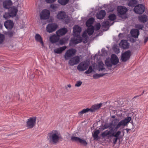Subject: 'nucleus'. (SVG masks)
Listing matches in <instances>:
<instances>
[{
	"mask_svg": "<svg viewBox=\"0 0 148 148\" xmlns=\"http://www.w3.org/2000/svg\"><path fill=\"white\" fill-rule=\"evenodd\" d=\"M111 124L110 123H106L103 126L102 129L103 130H104L105 129H107L108 128H109V129L111 128Z\"/></svg>",
	"mask_w": 148,
	"mask_h": 148,
	"instance_id": "4c0bfd02",
	"label": "nucleus"
},
{
	"mask_svg": "<svg viewBox=\"0 0 148 148\" xmlns=\"http://www.w3.org/2000/svg\"><path fill=\"white\" fill-rule=\"evenodd\" d=\"M50 15L49 11L46 9L43 10L40 14L41 19H47L49 18Z\"/></svg>",
	"mask_w": 148,
	"mask_h": 148,
	"instance_id": "6e6552de",
	"label": "nucleus"
},
{
	"mask_svg": "<svg viewBox=\"0 0 148 148\" xmlns=\"http://www.w3.org/2000/svg\"><path fill=\"white\" fill-rule=\"evenodd\" d=\"M105 64L108 67H111L113 65L112 62H111V60H110L109 59H106V60Z\"/></svg>",
	"mask_w": 148,
	"mask_h": 148,
	"instance_id": "c9c22d12",
	"label": "nucleus"
},
{
	"mask_svg": "<svg viewBox=\"0 0 148 148\" xmlns=\"http://www.w3.org/2000/svg\"><path fill=\"white\" fill-rule=\"evenodd\" d=\"M109 22L108 21H106L103 22L102 23V25L104 27H106L109 25Z\"/></svg>",
	"mask_w": 148,
	"mask_h": 148,
	"instance_id": "c03bdc74",
	"label": "nucleus"
},
{
	"mask_svg": "<svg viewBox=\"0 0 148 148\" xmlns=\"http://www.w3.org/2000/svg\"><path fill=\"white\" fill-rule=\"evenodd\" d=\"M59 37L56 35L52 36L50 37V41L51 42L53 43L56 42L59 40Z\"/></svg>",
	"mask_w": 148,
	"mask_h": 148,
	"instance_id": "bb28decb",
	"label": "nucleus"
},
{
	"mask_svg": "<svg viewBox=\"0 0 148 148\" xmlns=\"http://www.w3.org/2000/svg\"><path fill=\"white\" fill-rule=\"evenodd\" d=\"M12 4V2L11 0H5L3 3V6L6 9L8 8Z\"/></svg>",
	"mask_w": 148,
	"mask_h": 148,
	"instance_id": "a878e982",
	"label": "nucleus"
},
{
	"mask_svg": "<svg viewBox=\"0 0 148 148\" xmlns=\"http://www.w3.org/2000/svg\"><path fill=\"white\" fill-rule=\"evenodd\" d=\"M118 138H115L114 139V141H113V143H114V144H115L116 143Z\"/></svg>",
	"mask_w": 148,
	"mask_h": 148,
	"instance_id": "052dcab7",
	"label": "nucleus"
},
{
	"mask_svg": "<svg viewBox=\"0 0 148 148\" xmlns=\"http://www.w3.org/2000/svg\"><path fill=\"white\" fill-rule=\"evenodd\" d=\"M67 17L65 13L62 11H60L57 16V18L60 20H65V18Z\"/></svg>",
	"mask_w": 148,
	"mask_h": 148,
	"instance_id": "412c9836",
	"label": "nucleus"
},
{
	"mask_svg": "<svg viewBox=\"0 0 148 148\" xmlns=\"http://www.w3.org/2000/svg\"><path fill=\"white\" fill-rule=\"evenodd\" d=\"M108 135H109L110 136V134L109 132V131L108 130H106L103 132L101 134V136L103 137H105Z\"/></svg>",
	"mask_w": 148,
	"mask_h": 148,
	"instance_id": "a19ab883",
	"label": "nucleus"
},
{
	"mask_svg": "<svg viewBox=\"0 0 148 148\" xmlns=\"http://www.w3.org/2000/svg\"><path fill=\"white\" fill-rule=\"evenodd\" d=\"M82 84V82L80 81H78L75 84V86H76L79 87Z\"/></svg>",
	"mask_w": 148,
	"mask_h": 148,
	"instance_id": "603ef678",
	"label": "nucleus"
},
{
	"mask_svg": "<svg viewBox=\"0 0 148 148\" xmlns=\"http://www.w3.org/2000/svg\"><path fill=\"white\" fill-rule=\"evenodd\" d=\"M96 28L97 30H99L100 28L101 25L99 23H98L96 24L95 25Z\"/></svg>",
	"mask_w": 148,
	"mask_h": 148,
	"instance_id": "5fc2aeb1",
	"label": "nucleus"
},
{
	"mask_svg": "<svg viewBox=\"0 0 148 148\" xmlns=\"http://www.w3.org/2000/svg\"><path fill=\"white\" fill-rule=\"evenodd\" d=\"M117 50H118V52H119V49H118Z\"/></svg>",
	"mask_w": 148,
	"mask_h": 148,
	"instance_id": "774afa93",
	"label": "nucleus"
},
{
	"mask_svg": "<svg viewBox=\"0 0 148 148\" xmlns=\"http://www.w3.org/2000/svg\"><path fill=\"white\" fill-rule=\"evenodd\" d=\"M106 14L105 10H101L97 14L96 17L98 19H102L105 16Z\"/></svg>",
	"mask_w": 148,
	"mask_h": 148,
	"instance_id": "4be33fe9",
	"label": "nucleus"
},
{
	"mask_svg": "<svg viewBox=\"0 0 148 148\" xmlns=\"http://www.w3.org/2000/svg\"><path fill=\"white\" fill-rule=\"evenodd\" d=\"M73 35L75 37L71 39V41L73 44H77L81 42L82 40V38L79 35L82 29L79 26L75 25L73 27Z\"/></svg>",
	"mask_w": 148,
	"mask_h": 148,
	"instance_id": "f257e3e1",
	"label": "nucleus"
},
{
	"mask_svg": "<svg viewBox=\"0 0 148 148\" xmlns=\"http://www.w3.org/2000/svg\"><path fill=\"white\" fill-rule=\"evenodd\" d=\"M4 38V36L3 35L0 34V44L3 42Z\"/></svg>",
	"mask_w": 148,
	"mask_h": 148,
	"instance_id": "de8ad7c7",
	"label": "nucleus"
},
{
	"mask_svg": "<svg viewBox=\"0 0 148 148\" xmlns=\"http://www.w3.org/2000/svg\"><path fill=\"white\" fill-rule=\"evenodd\" d=\"M130 57V51L128 50L123 53L121 56V59L122 61H126Z\"/></svg>",
	"mask_w": 148,
	"mask_h": 148,
	"instance_id": "f3484780",
	"label": "nucleus"
},
{
	"mask_svg": "<svg viewBox=\"0 0 148 148\" xmlns=\"http://www.w3.org/2000/svg\"><path fill=\"white\" fill-rule=\"evenodd\" d=\"M36 118L32 117L28 119L27 122V126L29 128H32L34 127L36 124Z\"/></svg>",
	"mask_w": 148,
	"mask_h": 148,
	"instance_id": "1a4fd4ad",
	"label": "nucleus"
},
{
	"mask_svg": "<svg viewBox=\"0 0 148 148\" xmlns=\"http://www.w3.org/2000/svg\"><path fill=\"white\" fill-rule=\"evenodd\" d=\"M3 17L5 19H8L10 17L9 15V13H5L3 16Z\"/></svg>",
	"mask_w": 148,
	"mask_h": 148,
	"instance_id": "864d4df0",
	"label": "nucleus"
},
{
	"mask_svg": "<svg viewBox=\"0 0 148 148\" xmlns=\"http://www.w3.org/2000/svg\"><path fill=\"white\" fill-rule=\"evenodd\" d=\"M5 28L8 29H12L14 26L13 22L10 20H8L4 23Z\"/></svg>",
	"mask_w": 148,
	"mask_h": 148,
	"instance_id": "dca6fc26",
	"label": "nucleus"
},
{
	"mask_svg": "<svg viewBox=\"0 0 148 148\" xmlns=\"http://www.w3.org/2000/svg\"><path fill=\"white\" fill-rule=\"evenodd\" d=\"M48 3H51L55 2L56 0H45Z\"/></svg>",
	"mask_w": 148,
	"mask_h": 148,
	"instance_id": "6e6d98bb",
	"label": "nucleus"
},
{
	"mask_svg": "<svg viewBox=\"0 0 148 148\" xmlns=\"http://www.w3.org/2000/svg\"><path fill=\"white\" fill-rule=\"evenodd\" d=\"M66 48V46H63L56 48L54 50V52L55 53L60 54Z\"/></svg>",
	"mask_w": 148,
	"mask_h": 148,
	"instance_id": "cd10ccee",
	"label": "nucleus"
},
{
	"mask_svg": "<svg viewBox=\"0 0 148 148\" xmlns=\"http://www.w3.org/2000/svg\"><path fill=\"white\" fill-rule=\"evenodd\" d=\"M94 112L92 107L90 108H87L86 109H83L80 112H78V114L79 116H81L82 114L84 113L88 112Z\"/></svg>",
	"mask_w": 148,
	"mask_h": 148,
	"instance_id": "393cba45",
	"label": "nucleus"
},
{
	"mask_svg": "<svg viewBox=\"0 0 148 148\" xmlns=\"http://www.w3.org/2000/svg\"><path fill=\"white\" fill-rule=\"evenodd\" d=\"M119 45L121 48L123 49H126L128 48L129 44L127 42V41L126 40H122L119 44Z\"/></svg>",
	"mask_w": 148,
	"mask_h": 148,
	"instance_id": "5701e85b",
	"label": "nucleus"
},
{
	"mask_svg": "<svg viewBox=\"0 0 148 148\" xmlns=\"http://www.w3.org/2000/svg\"><path fill=\"white\" fill-rule=\"evenodd\" d=\"M117 11L119 16L121 17L122 15L125 14L127 11V9L126 7L122 6H118L117 8Z\"/></svg>",
	"mask_w": 148,
	"mask_h": 148,
	"instance_id": "f8f14e48",
	"label": "nucleus"
},
{
	"mask_svg": "<svg viewBox=\"0 0 148 148\" xmlns=\"http://www.w3.org/2000/svg\"><path fill=\"white\" fill-rule=\"evenodd\" d=\"M118 120L117 119H115L113 120L112 122L110 123L111 126L112 125L114 126L116 125L118 123Z\"/></svg>",
	"mask_w": 148,
	"mask_h": 148,
	"instance_id": "37998d69",
	"label": "nucleus"
},
{
	"mask_svg": "<svg viewBox=\"0 0 148 148\" xmlns=\"http://www.w3.org/2000/svg\"><path fill=\"white\" fill-rule=\"evenodd\" d=\"M118 128H116V127L115 128L112 127L110 128V130H109L110 134V136H113L114 134L116 132Z\"/></svg>",
	"mask_w": 148,
	"mask_h": 148,
	"instance_id": "473e14b6",
	"label": "nucleus"
},
{
	"mask_svg": "<svg viewBox=\"0 0 148 148\" xmlns=\"http://www.w3.org/2000/svg\"><path fill=\"white\" fill-rule=\"evenodd\" d=\"M87 33L86 31H85L82 34L83 37L85 38L86 40L88 38Z\"/></svg>",
	"mask_w": 148,
	"mask_h": 148,
	"instance_id": "8fccbe9b",
	"label": "nucleus"
},
{
	"mask_svg": "<svg viewBox=\"0 0 148 148\" xmlns=\"http://www.w3.org/2000/svg\"><path fill=\"white\" fill-rule=\"evenodd\" d=\"M99 133V131L98 130H97L94 132L93 134H92V136L94 138V139H98V135Z\"/></svg>",
	"mask_w": 148,
	"mask_h": 148,
	"instance_id": "f704fd0d",
	"label": "nucleus"
},
{
	"mask_svg": "<svg viewBox=\"0 0 148 148\" xmlns=\"http://www.w3.org/2000/svg\"><path fill=\"white\" fill-rule=\"evenodd\" d=\"M121 132L120 131H118L116 133L114 134L113 136H114L116 138H118L119 136L121 134Z\"/></svg>",
	"mask_w": 148,
	"mask_h": 148,
	"instance_id": "3c124183",
	"label": "nucleus"
},
{
	"mask_svg": "<svg viewBox=\"0 0 148 148\" xmlns=\"http://www.w3.org/2000/svg\"><path fill=\"white\" fill-rule=\"evenodd\" d=\"M94 19L93 18H91L88 19L86 22V25L87 27L92 26V25L94 21Z\"/></svg>",
	"mask_w": 148,
	"mask_h": 148,
	"instance_id": "7c9ffc66",
	"label": "nucleus"
},
{
	"mask_svg": "<svg viewBox=\"0 0 148 148\" xmlns=\"http://www.w3.org/2000/svg\"><path fill=\"white\" fill-rule=\"evenodd\" d=\"M80 61V58L78 56H75L71 58L69 61V64L71 66H73L78 64Z\"/></svg>",
	"mask_w": 148,
	"mask_h": 148,
	"instance_id": "9d476101",
	"label": "nucleus"
},
{
	"mask_svg": "<svg viewBox=\"0 0 148 148\" xmlns=\"http://www.w3.org/2000/svg\"><path fill=\"white\" fill-rule=\"evenodd\" d=\"M130 34L132 36L135 38H138L139 34V30L137 29H133L131 30L130 31Z\"/></svg>",
	"mask_w": 148,
	"mask_h": 148,
	"instance_id": "6ab92c4d",
	"label": "nucleus"
},
{
	"mask_svg": "<svg viewBox=\"0 0 148 148\" xmlns=\"http://www.w3.org/2000/svg\"><path fill=\"white\" fill-rule=\"evenodd\" d=\"M102 103L97 104L93 105L92 107L93 108L94 111L97 110L101 107Z\"/></svg>",
	"mask_w": 148,
	"mask_h": 148,
	"instance_id": "72a5a7b5",
	"label": "nucleus"
},
{
	"mask_svg": "<svg viewBox=\"0 0 148 148\" xmlns=\"http://www.w3.org/2000/svg\"><path fill=\"white\" fill-rule=\"evenodd\" d=\"M128 6H130V2L128 3Z\"/></svg>",
	"mask_w": 148,
	"mask_h": 148,
	"instance_id": "338daca9",
	"label": "nucleus"
},
{
	"mask_svg": "<svg viewBox=\"0 0 148 148\" xmlns=\"http://www.w3.org/2000/svg\"><path fill=\"white\" fill-rule=\"evenodd\" d=\"M136 41V40L134 39L130 38V42H135Z\"/></svg>",
	"mask_w": 148,
	"mask_h": 148,
	"instance_id": "680f3d73",
	"label": "nucleus"
},
{
	"mask_svg": "<svg viewBox=\"0 0 148 148\" xmlns=\"http://www.w3.org/2000/svg\"><path fill=\"white\" fill-rule=\"evenodd\" d=\"M112 118H115V116H112Z\"/></svg>",
	"mask_w": 148,
	"mask_h": 148,
	"instance_id": "69168bd1",
	"label": "nucleus"
},
{
	"mask_svg": "<svg viewBox=\"0 0 148 148\" xmlns=\"http://www.w3.org/2000/svg\"><path fill=\"white\" fill-rule=\"evenodd\" d=\"M69 0H58V2L62 5L66 4L69 2Z\"/></svg>",
	"mask_w": 148,
	"mask_h": 148,
	"instance_id": "ea45409f",
	"label": "nucleus"
},
{
	"mask_svg": "<svg viewBox=\"0 0 148 148\" xmlns=\"http://www.w3.org/2000/svg\"><path fill=\"white\" fill-rule=\"evenodd\" d=\"M71 140L73 141L78 142L85 146L87 144V143L86 140L78 137L72 136L71 138Z\"/></svg>",
	"mask_w": 148,
	"mask_h": 148,
	"instance_id": "ddd939ff",
	"label": "nucleus"
},
{
	"mask_svg": "<svg viewBox=\"0 0 148 148\" xmlns=\"http://www.w3.org/2000/svg\"><path fill=\"white\" fill-rule=\"evenodd\" d=\"M138 97V96H135L132 99V100H133L136 97Z\"/></svg>",
	"mask_w": 148,
	"mask_h": 148,
	"instance_id": "0e129e2a",
	"label": "nucleus"
},
{
	"mask_svg": "<svg viewBox=\"0 0 148 148\" xmlns=\"http://www.w3.org/2000/svg\"><path fill=\"white\" fill-rule=\"evenodd\" d=\"M35 39L37 41L40 42L42 44V45L43 46V42L42 38L39 34H36L35 36Z\"/></svg>",
	"mask_w": 148,
	"mask_h": 148,
	"instance_id": "c756f323",
	"label": "nucleus"
},
{
	"mask_svg": "<svg viewBox=\"0 0 148 148\" xmlns=\"http://www.w3.org/2000/svg\"><path fill=\"white\" fill-rule=\"evenodd\" d=\"M6 35L9 37H12L14 35V33L11 31H9L7 32Z\"/></svg>",
	"mask_w": 148,
	"mask_h": 148,
	"instance_id": "09e8293b",
	"label": "nucleus"
},
{
	"mask_svg": "<svg viewBox=\"0 0 148 148\" xmlns=\"http://www.w3.org/2000/svg\"><path fill=\"white\" fill-rule=\"evenodd\" d=\"M123 34L120 33L118 35L119 37L120 38H122L123 36Z\"/></svg>",
	"mask_w": 148,
	"mask_h": 148,
	"instance_id": "13d9d810",
	"label": "nucleus"
},
{
	"mask_svg": "<svg viewBox=\"0 0 148 148\" xmlns=\"http://www.w3.org/2000/svg\"><path fill=\"white\" fill-rule=\"evenodd\" d=\"M67 32V29L66 28H63L58 30L56 32L57 35L58 36L64 35Z\"/></svg>",
	"mask_w": 148,
	"mask_h": 148,
	"instance_id": "a211bd4d",
	"label": "nucleus"
},
{
	"mask_svg": "<svg viewBox=\"0 0 148 148\" xmlns=\"http://www.w3.org/2000/svg\"><path fill=\"white\" fill-rule=\"evenodd\" d=\"M47 138L49 142L55 144L62 138L60 132L56 130H53L48 133Z\"/></svg>",
	"mask_w": 148,
	"mask_h": 148,
	"instance_id": "f03ea898",
	"label": "nucleus"
},
{
	"mask_svg": "<svg viewBox=\"0 0 148 148\" xmlns=\"http://www.w3.org/2000/svg\"><path fill=\"white\" fill-rule=\"evenodd\" d=\"M89 62L87 61L82 62L77 66V69L80 71L86 70L88 67Z\"/></svg>",
	"mask_w": 148,
	"mask_h": 148,
	"instance_id": "20e7f679",
	"label": "nucleus"
},
{
	"mask_svg": "<svg viewBox=\"0 0 148 148\" xmlns=\"http://www.w3.org/2000/svg\"><path fill=\"white\" fill-rule=\"evenodd\" d=\"M137 3L136 0H130V6L134 7L136 5Z\"/></svg>",
	"mask_w": 148,
	"mask_h": 148,
	"instance_id": "79ce46f5",
	"label": "nucleus"
},
{
	"mask_svg": "<svg viewBox=\"0 0 148 148\" xmlns=\"http://www.w3.org/2000/svg\"><path fill=\"white\" fill-rule=\"evenodd\" d=\"M58 5L57 4H52L50 5V8L52 11L54 12L58 8Z\"/></svg>",
	"mask_w": 148,
	"mask_h": 148,
	"instance_id": "e433bc0d",
	"label": "nucleus"
},
{
	"mask_svg": "<svg viewBox=\"0 0 148 148\" xmlns=\"http://www.w3.org/2000/svg\"><path fill=\"white\" fill-rule=\"evenodd\" d=\"M93 71V69L92 67L91 66H90L88 69V70L86 71L85 73L86 74H89L91 73Z\"/></svg>",
	"mask_w": 148,
	"mask_h": 148,
	"instance_id": "a18cd8bd",
	"label": "nucleus"
},
{
	"mask_svg": "<svg viewBox=\"0 0 148 148\" xmlns=\"http://www.w3.org/2000/svg\"><path fill=\"white\" fill-rule=\"evenodd\" d=\"M58 27L56 23H49L46 27V31L51 33L55 31Z\"/></svg>",
	"mask_w": 148,
	"mask_h": 148,
	"instance_id": "423d86ee",
	"label": "nucleus"
},
{
	"mask_svg": "<svg viewBox=\"0 0 148 148\" xmlns=\"http://www.w3.org/2000/svg\"><path fill=\"white\" fill-rule=\"evenodd\" d=\"M88 28L86 30L87 33L89 36L91 35L94 33V27L93 26L88 27Z\"/></svg>",
	"mask_w": 148,
	"mask_h": 148,
	"instance_id": "c85d7f7f",
	"label": "nucleus"
},
{
	"mask_svg": "<svg viewBox=\"0 0 148 148\" xmlns=\"http://www.w3.org/2000/svg\"><path fill=\"white\" fill-rule=\"evenodd\" d=\"M110 59L111 62H112L113 65L117 64L119 62V58L115 54H112L111 56Z\"/></svg>",
	"mask_w": 148,
	"mask_h": 148,
	"instance_id": "aec40b11",
	"label": "nucleus"
},
{
	"mask_svg": "<svg viewBox=\"0 0 148 148\" xmlns=\"http://www.w3.org/2000/svg\"><path fill=\"white\" fill-rule=\"evenodd\" d=\"M67 86L69 88H71V84H69L67 85Z\"/></svg>",
	"mask_w": 148,
	"mask_h": 148,
	"instance_id": "e2e57ef3",
	"label": "nucleus"
},
{
	"mask_svg": "<svg viewBox=\"0 0 148 148\" xmlns=\"http://www.w3.org/2000/svg\"><path fill=\"white\" fill-rule=\"evenodd\" d=\"M96 69L99 72L105 73L106 72L107 69H106L105 65L102 61L98 62L96 65Z\"/></svg>",
	"mask_w": 148,
	"mask_h": 148,
	"instance_id": "0eeeda50",
	"label": "nucleus"
},
{
	"mask_svg": "<svg viewBox=\"0 0 148 148\" xmlns=\"http://www.w3.org/2000/svg\"><path fill=\"white\" fill-rule=\"evenodd\" d=\"M108 18L110 20L114 21L116 19V16L114 14H112L109 15Z\"/></svg>",
	"mask_w": 148,
	"mask_h": 148,
	"instance_id": "58836bf2",
	"label": "nucleus"
},
{
	"mask_svg": "<svg viewBox=\"0 0 148 148\" xmlns=\"http://www.w3.org/2000/svg\"><path fill=\"white\" fill-rule=\"evenodd\" d=\"M139 21L143 23H145L148 20L147 17L146 15H143L138 17Z\"/></svg>",
	"mask_w": 148,
	"mask_h": 148,
	"instance_id": "b1692460",
	"label": "nucleus"
},
{
	"mask_svg": "<svg viewBox=\"0 0 148 148\" xmlns=\"http://www.w3.org/2000/svg\"><path fill=\"white\" fill-rule=\"evenodd\" d=\"M145 10V6L143 5L140 4L135 6L134 10L136 13L141 14L144 12Z\"/></svg>",
	"mask_w": 148,
	"mask_h": 148,
	"instance_id": "39448f33",
	"label": "nucleus"
},
{
	"mask_svg": "<svg viewBox=\"0 0 148 148\" xmlns=\"http://www.w3.org/2000/svg\"><path fill=\"white\" fill-rule=\"evenodd\" d=\"M59 42L61 45H62L64 43V41L63 39H61L60 40Z\"/></svg>",
	"mask_w": 148,
	"mask_h": 148,
	"instance_id": "4d7b16f0",
	"label": "nucleus"
},
{
	"mask_svg": "<svg viewBox=\"0 0 148 148\" xmlns=\"http://www.w3.org/2000/svg\"><path fill=\"white\" fill-rule=\"evenodd\" d=\"M148 40V37H146L145 38L144 40V43H145Z\"/></svg>",
	"mask_w": 148,
	"mask_h": 148,
	"instance_id": "bf43d9fd",
	"label": "nucleus"
},
{
	"mask_svg": "<svg viewBox=\"0 0 148 148\" xmlns=\"http://www.w3.org/2000/svg\"><path fill=\"white\" fill-rule=\"evenodd\" d=\"M17 11V9L16 7H12L10 9L9 11V16L12 17L15 16L16 15Z\"/></svg>",
	"mask_w": 148,
	"mask_h": 148,
	"instance_id": "4468645a",
	"label": "nucleus"
},
{
	"mask_svg": "<svg viewBox=\"0 0 148 148\" xmlns=\"http://www.w3.org/2000/svg\"><path fill=\"white\" fill-rule=\"evenodd\" d=\"M107 73H102L100 74L96 73L93 75V77L94 79H97L100 77H103Z\"/></svg>",
	"mask_w": 148,
	"mask_h": 148,
	"instance_id": "2f4dec72",
	"label": "nucleus"
},
{
	"mask_svg": "<svg viewBox=\"0 0 148 148\" xmlns=\"http://www.w3.org/2000/svg\"><path fill=\"white\" fill-rule=\"evenodd\" d=\"M127 119L120 121L117 125L116 127L117 128H118L121 126H124L126 125L127 124L130 122V117H127Z\"/></svg>",
	"mask_w": 148,
	"mask_h": 148,
	"instance_id": "2eb2a0df",
	"label": "nucleus"
},
{
	"mask_svg": "<svg viewBox=\"0 0 148 148\" xmlns=\"http://www.w3.org/2000/svg\"><path fill=\"white\" fill-rule=\"evenodd\" d=\"M137 114V113L136 112H133L130 111V123H132V127L131 129H130V131L132 132H134L135 129H134V126L132 119H136L135 116Z\"/></svg>",
	"mask_w": 148,
	"mask_h": 148,
	"instance_id": "9b49d317",
	"label": "nucleus"
},
{
	"mask_svg": "<svg viewBox=\"0 0 148 148\" xmlns=\"http://www.w3.org/2000/svg\"><path fill=\"white\" fill-rule=\"evenodd\" d=\"M76 52L75 49H70L66 51L64 56V58L66 60H68L73 56Z\"/></svg>",
	"mask_w": 148,
	"mask_h": 148,
	"instance_id": "7ed1b4c3",
	"label": "nucleus"
},
{
	"mask_svg": "<svg viewBox=\"0 0 148 148\" xmlns=\"http://www.w3.org/2000/svg\"><path fill=\"white\" fill-rule=\"evenodd\" d=\"M143 27V25H142L137 24L136 25V27L139 29H142Z\"/></svg>",
	"mask_w": 148,
	"mask_h": 148,
	"instance_id": "49530a36",
	"label": "nucleus"
}]
</instances>
